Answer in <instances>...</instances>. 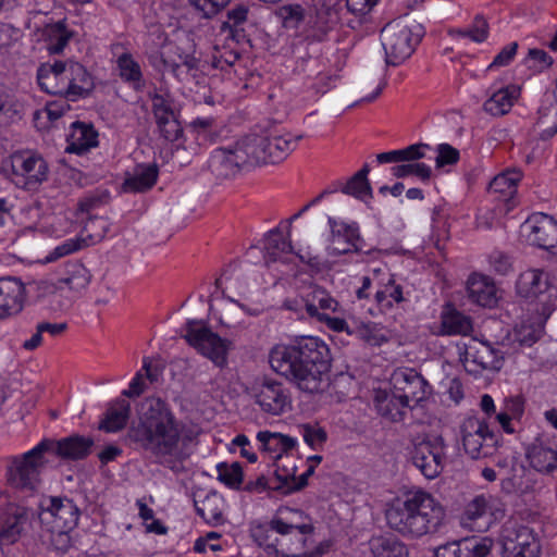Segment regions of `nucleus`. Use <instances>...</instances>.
<instances>
[{"label": "nucleus", "instance_id": "23", "mask_svg": "<svg viewBox=\"0 0 557 557\" xmlns=\"http://www.w3.org/2000/svg\"><path fill=\"white\" fill-rule=\"evenodd\" d=\"M91 281L89 270L79 262H71L65 267L62 277L57 282L41 281L40 289L44 294H54L66 286L70 290L81 294Z\"/></svg>", "mask_w": 557, "mask_h": 557}, {"label": "nucleus", "instance_id": "10", "mask_svg": "<svg viewBox=\"0 0 557 557\" xmlns=\"http://www.w3.org/2000/svg\"><path fill=\"white\" fill-rule=\"evenodd\" d=\"M460 434L466 454L472 459L493 456L498 446V436L488 429L485 421L469 417L460 425Z\"/></svg>", "mask_w": 557, "mask_h": 557}, {"label": "nucleus", "instance_id": "59", "mask_svg": "<svg viewBox=\"0 0 557 557\" xmlns=\"http://www.w3.org/2000/svg\"><path fill=\"white\" fill-rule=\"evenodd\" d=\"M109 230V224L103 218H89L84 226V232L92 243L100 242L104 238Z\"/></svg>", "mask_w": 557, "mask_h": 557}, {"label": "nucleus", "instance_id": "58", "mask_svg": "<svg viewBox=\"0 0 557 557\" xmlns=\"http://www.w3.org/2000/svg\"><path fill=\"white\" fill-rule=\"evenodd\" d=\"M299 432L302 435L304 441L312 449L320 448L327 438L326 432L318 425L302 424L299 426Z\"/></svg>", "mask_w": 557, "mask_h": 557}, {"label": "nucleus", "instance_id": "37", "mask_svg": "<svg viewBox=\"0 0 557 557\" xmlns=\"http://www.w3.org/2000/svg\"><path fill=\"white\" fill-rule=\"evenodd\" d=\"M197 513L211 525L224 522V499L216 492L208 493L202 499L194 500Z\"/></svg>", "mask_w": 557, "mask_h": 557}, {"label": "nucleus", "instance_id": "18", "mask_svg": "<svg viewBox=\"0 0 557 557\" xmlns=\"http://www.w3.org/2000/svg\"><path fill=\"white\" fill-rule=\"evenodd\" d=\"M331 227V239L327 247V253L333 257L348 253H368L364 249L366 244L360 235L359 226L356 222H337L329 218Z\"/></svg>", "mask_w": 557, "mask_h": 557}, {"label": "nucleus", "instance_id": "25", "mask_svg": "<svg viewBox=\"0 0 557 557\" xmlns=\"http://www.w3.org/2000/svg\"><path fill=\"white\" fill-rule=\"evenodd\" d=\"M25 299V286L16 277L0 278V320L22 311Z\"/></svg>", "mask_w": 557, "mask_h": 557}, {"label": "nucleus", "instance_id": "61", "mask_svg": "<svg viewBox=\"0 0 557 557\" xmlns=\"http://www.w3.org/2000/svg\"><path fill=\"white\" fill-rule=\"evenodd\" d=\"M189 3L198 11H200L205 17H212L220 12L221 9L225 8L231 0H188Z\"/></svg>", "mask_w": 557, "mask_h": 557}, {"label": "nucleus", "instance_id": "41", "mask_svg": "<svg viewBox=\"0 0 557 557\" xmlns=\"http://www.w3.org/2000/svg\"><path fill=\"white\" fill-rule=\"evenodd\" d=\"M373 557H409L407 545L395 536H376L369 542Z\"/></svg>", "mask_w": 557, "mask_h": 557}, {"label": "nucleus", "instance_id": "24", "mask_svg": "<svg viewBox=\"0 0 557 557\" xmlns=\"http://www.w3.org/2000/svg\"><path fill=\"white\" fill-rule=\"evenodd\" d=\"M529 239L537 247L557 255V222L545 213L530 216L525 223Z\"/></svg>", "mask_w": 557, "mask_h": 557}, {"label": "nucleus", "instance_id": "53", "mask_svg": "<svg viewBox=\"0 0 557 557\" xmlns=\"http://www.w3.org/2000/svg\"><path fill=\"white\" fill-rule=\"evenodd\" d=\"M392 174L395 177L401 178L409 175H414L419 177L421 181H429L432 175L431 168L425 163L419 162H408L404 164L394 165L392 169Z\"/></svg>", "mask_w": 557, "mask_h": 557}, {"label": "nucleus", "instance_id": "56", "mask_svg": "<svg viewBox=\"0 0 557 557\" xmlns=\"http://www.w3.org/2000/svg\"><path fill=\"white\" fill-rule=\"evenodd\" d=\"M240 54L230 46L215 47V52L212 55V66L220 70H225L236 63Z\"/></svg>", "mask_w": 557, "mask_h": 557}, {"label": "nucleus", "instance_id": "16", "mask_svg": "<svg viewBox=\"0 0 557 557\" xmlns=\"http://www.w3.org/2000/svg\"><path fill=\"white\" fill-rule=\"evenodd\" d=\"M338 0H308L307 2V29L309 36L317 41H322L337 24Z\"/></svg>", "mask_w": 557, "mask_h": 557}, {"label": "nucleus", "instance_id": "7", "mask_svg": "<svg viewBox=\"0 0 557 557\" xmlns=\"http://www.w3.org/2000/svg\"><path fill=\"white\" fill-rule=\"evenodd\" d=\"M301 136L292 138L290 135H257L243 138L251 164L277 163L284 160L297 146Z\"/></svg>", "mask_w": 557, "mask_h": 557}, {"label": "nucleus", "instance_id": "6", "mask_svg": "<svg viewBox=\"0 0 557 557\" xmlns=\"http://www.w3.org/2000/svg\"><path fill=\"white\" fill-rule=\"evenodd\" d=\"M7 482L22 492H34L40 484V472L46 465L45 451L40 443L30 450L8 457Z\"/></svg>", "mask_w": 557, "mask_h": 557}, {"label": "nucleus", "instance_id": "36", "mask_svg": "<svg viewBox=\"0 0 557 557\" xmlns=\"http://www.w3.org/2000/svg\"><path fill=\"white\" fill-rule=\"evenodd\" d=\"M473 324L470 317L447 306L441 314V335H468L472 332Z\"/></svg>", "mask_w": 557, "mask_h": 557}, {"label": "nucleus", "instance_id": "12", "mask_svg": "<svg viewBox=\"0 0 557 557\" xmlns=\"http://www.w3.org/2000/svg\"><path fill=\"white\" fill-rule=\"evenodd\" d=\"M445 442L441 435L417 438L410 449L413 466L426 478L438 476L444 468Z\"/></svg>", "mask_w": 557, "mask_h": 557}, {"label": "nucleus", "instance_id": "22", "mask_svg": "<svg viewBox=\"0 0 557 557\" xmlns=\"http://www.w3.org/2000/svg\"><path fill=\"white\" fill-rule=\"evenodd\" d=\"M491 537H466L437 547L435 557H487L493 548Z\"/></svg>", "mask_w": 557, "mask_h": 557}, {"label": "nucleus", "instance_id": "5", "mask_svg": "<svg viewBox=\"0 0 557 557\" xmlns=\"http://www.w3.org/2000/svg\"><path fill=\"white\" fill-rule=\"evenodd\" d=\"M423 34L422 25L410 18H398L387 23L381 32L386 64L396 66L408 59Z\"/></svg>", "mask_w": 557, "mask_h": 557}, {"label": "nucleus", "instance_id": "48", "mask_svg": "<svg viewBox=\"0 0 557 557\" xmlns=\"http://www.w3.org/2000/svg\"><path fill=\"white\" fill-rule=\"evenodd\" d=\"M513 98L509 88H502L484 102V110L492 115H503L512 107Z\"/></svg>", "mask_w": 557, "mask_h": 557}, {"label": "nucleus", "instance_id": "1", "mask_svg": "<svg viewBox=\"0 0 557 557\" xmlns=\"http://www.w3.org/2000/svg\"><path fill=\"white\" fill-rule=\"evenodd\" d=\"M128 437L159 463L173 469L193 454L196 435L176 419L165 400L147 397L140 403L138 423L129 428Z\"/></svg>", "mask_w": 557, "mask_h": 557}, {"label": "nucleus", "instance_id": "30", "mask_svg": "<svg viewBox=\"0 0 557 557\" xmlns=\"http://www.w3.org/2000/svg\"><path fill=\"white\" fill-rule=\"evenodd\" d=\"M302 301L308 315L317 320H319L321 313H327V311L335 312L338 308L337 300L319 286L310 287Z\"/></svg>", "mask_w": 557, "mask_h": 557}, {"label": "nucleus", "instance_id": "47", "mask_svg": "<svg viewBox=\"0 0 557 557\" xmlns=\"http://www.w3.org/2000/svg\"><path fill=\"white\" fill-rule=\"evenodd\" d=\"M218 480L232 490H239L244 473L239 462H233L231 465L226 462H220L216 465Z\"/></svg>", "mask_w": 557, "mask_h": 557}, {"label": "nucleus", "instance_id": "49", "mask_svg": "<svg viewBox=\"0 0 557 557\" xmlns=\"http://www.w3.org/2000/svg\"><path fill=\"white\" fill-rule=\"evenodd\" d=\"M274 466L275 469L273 471V475L271 476L273 483V485H271V490L281 492L283 494H290L292 491H289V487H292L294 484L297 468L295 466H281L278 461H275Z\"/></svg>", "mask_w": 557, "mask_h": 557}, {"label": "nucleus", "instance_id": "32", "mask_svg": "<svg viewBox=\"0 0 557 557\" xmlns=\"http://www.w3.org/2000/svg\"><path fill=\"white\" fill-rule=\"evenodd\" d=\"M469 299L482 307H493L497 302L496 287L482 275L473 274L467 284Z\"/></svg>", "mask_w": 557, "mask_h": 557}, {"label": "nucleus", "instance_id": "3", "mask_svg": "<svg viewBox=\"0 0 557 557\" xmlns=\"http://www.w3.org/2000/svg\"><path fill=\"white\" fill-rule=\"evenodd\" d=\"M445 516L444 507L424 491L397 497L385 510L387 525L408 539L436 533L443 525Z\"/></svg>", "mask_w": 557, "mask_h": 557}, {"label": "nucleus", "instance_id": "9", "mask_svg": "<svg viewBox=\"0 0 557 557\" xmlns=\"http://www.w3.org/2000/svg\"><path fill=\"white\" fill-rule=\"evenodd\" d=\"M10 159L11 180L17 187L34 190L48 180L49 166L40 153L15 151Z\"/></svg>", "mask_w": 557, "mask_h": 557}, {"label": "nucleus", "instance_id": "26", "mask_svg": "<svg viewBox=\"0 0 557 557\" xmlns=\"http://www.w3.org/2000/svg\"><path fill=\"white\" fill-rule=\"evenodd\" d=\"M535 131L543 140L552 138L557 133V90L544 94Z\"/></svg>", "mask_w": 557, "mask_h": 557}, {"label": "nucleus", "instance_id": "46", "mask_svg": "<svg viewBox=\"0 0 557 557\" xmlns=\"http://www.w3.org/2000/svg\"><path fill=\"white\" fill-rule=\"evenodd\" d=\"M264 248L267 250V261L274 262L278 259L281 253H288L292 251V244L286 240L280 228L271 230L264 240Z\"/></svg>", "mask_w": 557, "mask_h": 557}, {"label": "nucleus", "instance_id": "33", "mask_svg": "<svg viewBox=\"0 0 557 557\" xmlns=\"http://www.w3.org/2000/svg\"><path fill=\"white\" fill-rule=\"evenodd\" d=\"M257 440L261 444V449L271 455L274 461H280L283 455L296 447V440L282 433H273L270 431H260Z\"/></svg>", "mask_w": 557, "mask_h": 557}, {"label": "nucleus", "instance_id": "27", "mask_svg": "<svg viewBox=\"0 0 557 557\" xmlns=\"http://www.w3.org/2000/svg\"><path fill=\"white\" fill-rule=\"evenodd\" d=\"M374 404L377 413L391 422L404 421L407 413L406 410L410 407L395 391L393 393L379 391L375 395Z\"/></svg>", "mask_w": 557, "mask_h": 557}, {"label": "nucleus", "instance_id": "62", "mask_svg": "<svg viewBox=\"0 0 557 557\" xmlns=\"http://www.w3.org/2000/svg\"><path fill=\"white\" fill-rule=\"evenodd\" d=\"M459 150L449 144H441L437 146V157L435 163L437 168L456 164L459 161Z\"/></svg>", "mask_w": 557, "mask_h": 557}, {"label": "nucleus", "instance_id": "34", "mask_svg": "<svg viewBox=\"0 0 557 557\" xmlns=\"http://www.w3.org/2000/svg\"><path fill=\"white\" fill-rule=\"evenodd\" d=\"M73 131L65 148L66 152L83 154L90 148L98 145V133L92 125L84 122H75L72 125Z\"/></svg>", "mask_w": 557, "mask_h": 557}, {"label": "nucleus", "instance_id": "28", "mask_svg": "<svg viewBox=\"0 0 557 557\" xmlns=\"http://www.w3.org/2000/svg\"><path fill=\"white\" fill-rule=\"evenodd\" d=\"M494 498L491 495H476L467 505L460 516L461 525L472 530H483L479 523L492 512Z\"/></svg>", "mask_w": 557, "mask_h": 557}, {"label": "nucleus", "instance_id": "20", "mask_svg": "<svg viewBox=\"0 0 557 557\" xmlns=\"http://www.w3.org/2000/svg\"><path fill=\"white\" fill-rule=\"evenodd\" d=\"M40 444L45 454L53 455L61 460L75 461L85 459L90 454L94 440L88 436L73 434L58 441L45 438Z\"/></svg>", "mask_w": 557, "mask_h": 557}, {"label": "nucleus", "instance_id": "38", "mask_svg": "<svg viewBox=\"0 0 557 557\" xmlns=\"http://www.w3.org/2000/svg\"><path fill=\"white\" fill-rule=\"evenodd\" d=\"M548 275L542 270H527L517 280V292L520 296L536 297L548 288Z\"/></svg>", "mask_w": 557, "mask_h": 557}, {"label": "nucleus", "instance_id": "40", "mask_svg": "<svg viewBox=\"0 0 557 557\" xmlns=\"http://www.w3.org/2000/svg\"><path fill=\"white\" fill-rule=\"evenodd\" d=\"M158 178V166L156 164L139 165L134 174L128 176L123 184L125 191L145 193L153 187Z\"/></svg>", "mask_w": 557, "mask_h": 557}, {"label": "nucleus", "instance_id": "15", "mask_svg": "<svg viewBox=\"0 0 557 557\" xmlns=\"http://www.w3.org/2000/svg\"><path fill=\"white\" fill-rule=\"evenodd\" d=\"M246 165L252 164L243 139L230 148L215 149L208 161L209 170L219 180L234 177Z\"/></svg>", "mask_w": 557, "mask_h": 557}, {"label": "nucleus", "instance_id": "13", "mask_svg": "<svg viewBox=\"0 0 557 557\" xmlns=\"http://www.w3.org/2000/svg\"><path fill=\"white\" fill-rule=\"evenodd\" d=\"M250 395L260 409L271 416H280L292 407L288 388L274 379L263 377L255 381Z\"/></svg>", "mask_w": 557, "mask_h": 557}, {"label": "nucleus", "instance_id": "52", "mask_svg": "<svg viewBox=\"0 0 557 557\" xmlns=\"http://www.w3.org/2000/svg\"><path fill=\"white\" fill-rule=\"evenodd\" d=\"M276 14L285 27L297 28L307 18V7L284 4L277 9Z\"/></svg>", "mask_w": 557, "mask_h": 557}, {"label": "nucleus", "instance_id": "44", "mask_svg": "<svg viewBox=\"0 0 557 557\" xmlns=\"http://www.w3.org/2000/svg\"><path fill=\"white\" fill-rule=\"evenodd\" d=\"M369 172L370 166L366 163L361 170L345 182L344 194L352 196L359 200L371 199L372 188L368 180Z\"/></svg>", "mask_w": 557, "mask_h": 557}, {"label": "nucleus", "instance_id": "39", "mask_svg": "<svg viewBox=\"0 0 557 557\" xmlns=\"http://www.w3.org/2000/svg\"><path fill=\"white\" fill-rule=\"evenodd\" d=\"M116 65L121 79L127 83L135 91H141L145 79L139 63L129 52H123L117 57Z\"/></svg>", "mask_w": 557, "mask_h": 557}, {"label": "nucleus", "instance_id": "42", "mask_svg": "<svg viewBox=\"0 0 557 557\" xmlns=\"http://www.w3.org/2000/svg\"><path fill=\"white\" fill-rule=\"evenodd\" d=\"M131 405L125 399H120L110 406L99 424V430L117 432L122 430L129 418Z\"/></svg>", "mask_w": 557, "mask_h": 557}, {"label": "nucleus", "instance_id": "57", "mask_svg": "<svg viewBox=\"0 0 557 557\" xmlns=\"http://www.w3.org/2000/svg\"><path fill=\"white\" fill-rule=\"evenodd\" d=\"M85 244V239L81 238H70L63 242L61 245L57 246L52 251H50L44 259V263L54 262L58 259L65 257L70 253H73L79 250Z\"/></svg>", "mask_w": 557, "mask_h": 557}, {"label": "nucleus", "instance_id": "60", "mask_svg": "<svg viewBox=\"0 0 557 557\" xmlns=\"http://www.w3.org/2000/svg\"><path fill=\"white\" fill-rule=\"evenodd\" d=\"M516 341L520 343L522 346H532L534 343H536L541 335H542V329L536 327L532 324H521L516 330Z\"/></svg>", "mask_w": 557, "mask_h": 557}, {"label": "nucleus", "instance_id": "11", "mask_svg": "<svg viewBox=\"0 0 557 557\" xmlns=\"http://www.w3.org/2000/svg\"><path fill=\"white\" fill-rule=\"evenodd\" d=\"M40 508L38 519L51 533H66L78 523L79 509L72 499L50 497L40 504Z\"/></svg>", "mask_w": 557, "mask_h": 557}, {"label": "nucleus", "instance_id": "2", "mask_svg": "<svg viewBox=\"0 0 557 557\" xmlns=\"http://www.w3.org/2000/svg\"><path fill=\"white\" fill-rule=\"evenodd\" d=\"M271 368L306 393L323 392L330 383L331 355L318 337H302L270 351Z\"/></svg>", "mask_w": 557, "mask_h": 557}, {"label": "nucleus", "instance_id": "64", "mask_svg": "<svg viewBox=\"0 0 557 557\" xmlns=\"http://www.w3.org/2000/svg\"><path fill=\"white\" fill-rule=\"evenodd\" d=\"M150 65L160 73L171 72L175 76L178 75L180 64L174 61H169L164 58L163 53L154 52L149 57Z\"/></svg>", "mask_w": 557, "mask_h": 557}, {"label": "nucleus", "instance_id": "54", "mask_svg": "<svg viewBox=\"0 0 557 557\" xmlns=\"http://www.w3.org/2000/svg\"><path fill=\"white\" fill-rule=\"evenodd\" d=\"M385 84L386 83H385L384 73H383L382 69L371 71V72H368L367 74H364V76L362 77V79L360 82V89L362 91H367L373 85L375 88H374V91L370 96L363 97L362 101L371 102L374 99H376L380 96V94L382 92L383 88L385 87Z\"/></svg>", "mask_w": 557, "mask_h": 557}, {"label": "nucleus", "instance_id": "17", "mask_svg": "<svg viewBox=\"0 0 557 557\" xmlns=\"http://www.w3.org/2000/svg\"><path fill=\"white\" fill-rule=\"evenodd\" d=\"M502 557H539L540 541L529 527H506L500 534Z\"/></svg>", "mask_w": 557, "mask_h": 557}, {"label": "nucleus", "instance_id": "29", "mask_svg": "<svg viewBox=\"0 0 557 557\" xmlns=\"http://www.w3.org/2000/svg\"><path fill=\"white\" fill-rule=\"evenodd\" d=\"M29 515L25 508H15L8 513L3 520L0 531V552L4 553V547L14 544L28 523Z\"/></svg>", "mask_w": 557, "mask_h": 557}, {"label": "nucleus", "instance_id": "14", "mask_svg": "<svg viewBox=\"0 0 557 557\" xmlns=\"http://www.w3.org/2000/svg\"><path fill=\"white\" fill-rule=\"evenodd\" d=\"M459 359L469 373L479 374L484 370L498 371L503 364V355L488 343L470 339L462 350L459 348Z\"/></svg>", "mask_w": 557, "mask_h": 557}, {"label": "nucleus", "instance_id": "45", "mask_svg": "<svg viewBox=\"0 0 557 557\" xmlns=\"http://www.w3.org/2000/svg\"><path fill=\"white\" fill-rule=\"evenodd\" d=\"M453 38H468L473 42H483L488 36V24L482 15H476L468 28H454L448 30Z\"/></svg>", "mask_w": 557, "mask_h": 557}, {"label": "nucleus", "instance_id": "50", "mask_svg": "<svg viewBox=\"0 0 557 557\" xmlns=\"http://www.w3.org/2000/svg\"><path fill=\"white\" fill-rule=\"evenodd\" d=\"M148 96L152 102L151 108L156 121L175 115L173 109L174 101L168 91L162 92L154 88L152 91H149Z\"/></svg>", "mask_w": 557, "mask_h": 557}, {"label": "nucleus", "instance_id": "4", "mask_svg": "<svg viewBox=\"0 0 557 557\" xmlns=\"http://www.w3.org/2000/svg\"><path fill=\"white\" fill-rule=\"evenodd\" d=\"M314 527L309 518L298 509L284 508L270 520L269 523L258 524L251 530L255 542L265 549L284 552V543L273 536V532L282 536L293 535L304 546L305 536L313 533Z\"/></svg>", "mask_w": 557, "mask_h": 557}, {"label": "nucleus", "instance_id": "43", "mask_svg": "<svg viewBox=\"0 0 557 557\" xmlns=\"http://www.w3.org/2000/svg\"><path fill=\"white\" fill-rule=\"evenodd\" d=\"M44 35L50 54H59L67 46L73 33L67 29L65 21H58L46 26Z\"/></svg>", "mask_w": 557, "mask_h": 557}, {"label": "nucleus", "instance_id": "21", "mask_svg": "<svg viewBox=\"0 0 557 557\" xmlns=\"http://www.w3.org/2000/svg\"><path fill=\"white\" fill-rule=\"evenodd\" d=\"M72 64V60L41 64L37 70V81L40 88L48 94L66 98Z\"/></svg>", "mask_w": 557, "mask_h": 557}, {"label": "nucleus", "instance_id": "63", "mask_svg": "<svg viewBox=\"0 0 557 557\" xmlns=\"http://www.w3.org/2000/svg\"><path fill=\"white\" fill-rule=\"evenodd\" d=\"M490 264L499 275H507L512 270L511 258L503 251H493L490 256Z\"/></svg>", "mask_w": 557, "mask_h": 557}, {"label": "nucleus", "instance_id": "8", "mask_svg": "<svg viewBox=\"0 0 557 557\" xmlns=\"http://www.w3.org/2000/svg\"><path fill=\"white\" fill-rule=\"evenodd\" d=\"M183 338L214 366L223 369L227 364L230 342L212 332L202 320H188Z\"/></svg>", "mask_w": 557, "mask_h": 557}, {"label": "nucleus", "instance_id": "35", "mask_svg": "<svg viewBox=\"0 0 557 557\" xmlns=\"http://www.w3.org/2000/svg\"><path fill=\"white\" fill-rule=\"evenodd\" d=\"M527 458L533 469L542 473H552L557 469V449L534 442L527 450Z\"/></svg>", "mask_w": 557, "mask_h": 557}, {"label": "nucleus", "instance_id": "31", "mask_svg": "<svg viewBox=\"0 0 557 557\" xmlns=\"http://www.w3.org/2000/svg\"><path fill=\"white\" fill-rule=\"evenodd\" d=\"M94 87L92 76L85 66L73 61L65 99L75 101L78 98H85L89 96Z\"/></svg>", "mask_w": 557, "mask_h": 557}, {"label": "nucleus", "instance_id": "51", "mask_svg": "<svg viewBox=\"0 0 557 557\" xmlns=\"http://www.w3.org/2000/svg\"><path fill=\"white\" fill-rule=\"evenodd\" d=\"M521 177L522 173L519 170L505 171L492 180L490 188L494 193L511 195Z\"/></svg>", "mask_w": 557, "mask_h": 557}, {"label": "nucleus", "instance_id": "19", "mask_svg": "<svg viewBox=\"0 0 557 557\" xmlns=\"http://www.w3.org/2000/svg\"><path fill=\"white\" fill-rule=\"evenodd\" d=\"M393 389L398 393L405 401L416 405L426 399L432 387L428 381L413 368H398L391 375Z\"/></svg>", "mask_w": 557, "mask_h": 557}, {"label": "nucleus", "instance_id": "55", "mask_svg": "<svg viewBox=\"0 0 557 557\" xmlns=\"http://www.w3.org/2000/svg\"><path fill=\"white\" fill-rule=\"evenodd\" d=\"M159 134L166 140L174 143L183 136V127L176 116L172 115L156 121Z\"/></svg>", "mask_w": 557, "mask_h": 557}]
</instances>
